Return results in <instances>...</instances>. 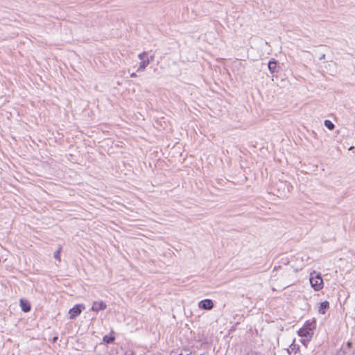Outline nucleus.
Returning a JSON list of instances; mask_svg holds the SVG:
<instances>
[{"instance_id": "nucleus-1", "label": "nucleus", "mask_w": 355, "mask_h": 355, "mask_svg": "<svg viewBox=\"0 0 355 355\" xmlns=\"http://www.w3.org/2000/svg\"><path fill=\"white\" fill-rule=\"evenodd\" d=\"M310 284L315 291H320L323 288V280L320 274H316L315 272L311 273Z\"/></svg>"}, {"instance_id": "nucleus-2", "label": "nucleus", "mask_w": 355, "mask_h": 355, "mask_svg": "<svg viewBox=\"0 0 355 355\" xmlns=\"http://www.w3.org/2000/svg\"><path fill=\"white\" fill-rule=\"evenodd\" d=\"M84 309H85V306L83 304H76V306H74L69 311L70 318L73 319V318H76L78 315H79L81 313L82 310Z\"/></svg>"}, {"instance_id": "nucleus-3", "label": "nucleus", "mask_w": 355, "mask_h": 355, "mask_svg": "<svg viewBox=\"0 0 355 355\" xmlns=\"http://www.w3.org/2000/svg\"><path fill=\"white\" fill-rule=\"evenodd\" d=\"M312 328L310 325H305L303 328H301L298 331V335L300 337L310 338L312 335Z\"/></svg>"}, {"instance_id": "nucleus-4", "label": "nucleus", "mask_w": 355, "mask_h": 355, "mask_svg": "<svg viewBox=\"0 0 355 355\" xmlns=\"http://www.w3.org/2000/svg\"><path fill=\"white\" fill-rule=\"evenodd\" d=\"M198 306L200 309L205 310H211L214 307V303L212 300L209 299H205L199 302Z\"/></svg>"}, {"instance_id": "nucleus-5", "label": "nucleus", "mask_w": 355, "mask_h": 355, "mask_svg": "<svg viewBox=\"0 0 355 355\" xmlns=\"http://www.w3.org/2000/svg\"><path fill=\"white\" fill-rule=\"evenodd\" d=\"M107 308L106 304L103 301L94 302L91 310L94 312L105 310Z\"/></svg>"}, {"instance_id": "nucleus-6", "label": "nucleus", "mask_w": 355, "mask_h": 355, "mask_svg": "<svg viewBox=\"0 0 355 355\" xmlns=\"http://www.w3.org/2000/svg\"><path fill=\"white\" fill-rule=\"evenodd\" d=\"M329 308V303L328 301H324L320 303L318 312L321 314H324L327 309Z\"/></svg>"}, {"instance_id": "nucleus-7", "label": "nucleus", "mask_w": 355, "mask_h": 355, "mask_svg": "<svg viewBox=\"0 0 355 355\" xmlns=\"http://www.w3.org/2000/svg\"><path fill=\"white\" fill-rule=\"evenodd\" d=\"M20 305L22 311L24 312H28L31 310V305L28 301L21 299Z\"/></svg>"}, {"instance_id": "nucleus-8", "label": "nucleus", "mask_w": 355, "mask_h": 355, "mask_svg": "<svg viewBox=\"0 0 355 355\" xmlns=\"http://www.w3.org/2000/svg\"><path fill=\"white\" fill-rule=\"evenodd\" d=\"M268 67L270 73H273L277 71V62L275 60H270L268 62Z\"/></svg>"}, {"instance_id": "nucleus-9", "label": "nucleus", "mask_w": 355, "mask_h": 355, "mask_svg": "<svg viewBox=\"0 0 355 355\" xmlns=\"http://www.w3.org/2000/svg\"><path fill=\"white\" fill-rule=\"evenodd\" d=\"M149 64L150 60H142L139 64L137 71H144Z\"/></svg>"}, {"instance_id": "nucleus-10", "label": "nucleus", "mask_w": 355, "mask_h": 355, "mask_svg": "<svg viewBox=\"0 0 355 355\" xmlns=\"http://www.w3.org/2000/svg\"><path fill=\"white\" fill-rule=\"evenodd\" d=\"M324 124L330 130H332L335 127L334 124L330 120H325Z\"/></svg>"}, {"instance_id": "nucleus-11", "label": "nucleus", "mask_w": 355, "mask_h": 355, "mask_svg": "<svg viewBox=\"0 0 355 355\" xmlns=\"http://www.w3.org/2000/svg\"><path fill=\"white\" fill-rule=\"evenodd\" d=\"M61 247H59L58 249L54 252L53 257L58 261H60V252H61Z\"/></svg>"}, {"instance_id": "nucleus-12", "label": "nucleus", "mask_w": 355, "mask_h": 355, "mask_svg": "<svg viewBox=\"0 0 355 355\" xmlns=\"http://www.w3.org/2000/svg\"><path fill=\"white\" fill-rule=\"evenodd\" d=\"M114 338L112 336H109L107 335L103 337V341L106 343H111L114 341Z\"/></svg>"}, {"instance_id": "nucleus-13", "label": "nucleus", "mask_w": 355, "mask_h": 355, "mask_svg": "<svg viewBox=\"0 0 355 355\" xmlns=\"http://www.w3.org/2000/svg\"><path fill=\"white\" fill-rule=\"evenodd\" d=\"M309 339L310 338H304L303 339H302L300 341L302 342V343L304 345H306V343L309 341Z\"/></svg>"}, {"instance_id": "nucleus-14", "label": "nucleus", "mask_w": 355, "mask_h": 355, "mask_svg": "<svg viewBox=\"0 0 355 355\" xmlns=\"http://www.w3.org/2000/svg\"><path fill=\"white\" fill-rule=\"evenodd\" d=\"M146 55V52L144 51V52H142L141 53L139 54L138 58H139L140 60H143V59H144V55Z\"/></svg>"}, {"instance_id": "nucleus-15", "label": "nucleus", "mask_w": 355, "mask_h": 355, "mask_svg": "<svg viewBox=\"0 0 355 355\" xmlns=\"http://www.w3.org/2000/svg\"><path fill=\"white\" fill-rule=\"evenodd\" d=\"M324 58H325V54H322V55L320 56L319 60H322L324 59Z\"/></svg>"}, {"instance_id": "nucleus-16", "label": "nucleus", "mask_w": 355, "mask_h": 355, "mask_svg": "<svg viewBox=\"0 0 355 355\" xmlns=\"http://www.w3.org/2000/svg\"><path fill=\"white\" fill-rule=\"evenodd\" d=\"M137 74H136L135 73H132L130 74V77H132V78H135V77H137Z\"/></svg>"}, {"instance_id": "nucleus-17", "label": "nucleus", "mask_w": 355, "mask_h": 355, "mask_svg": "<svg viewBox=\"0 0 355 355\" xmlns=\"http://www.w3.org/2000/svg\"><path fill=\"white\" fill-rule=\"evenodd\" d=\"M153 59H154V56L152 55L149 58H148L147 60H150V62H152L153 60Z\"/></svg>"}, {"instance_id": "nucleus-18", "label": "nucleus", "mask_w": 355, "mask_h": 355, "mask_svg": "<svg viewBox=\"0 0 355 355\" xmlns=\"http://www.w3.org/2000/svg\"><path fill=\"white\" fill-rule=\"evenodd\" d=\"M247 355H258V354L256 353H254V352H250V353H248Z\"/></svg>"}, {"instance_id": "nucleus-19", "label": "nucleus", "mask_w": 355, "mask_h": 355, "mask_svg": "<svg viewBox=\"0 0 355 355\" xmlns=\"http://www.w3.org/2000/svg\"><path fill=\"white\" fill-rule=\"evenodd\" d=\"M291 347H292V349H294L295 348V345H292Z\"/></svg>"}, {"instance_id": "nucleus-20", "label": "nucleus", "mask_w": 355, "mask_h": 355, "mask_svg": "<svg viewBox=\"0 0 355 355\" xmlns=\"http://www.w3.org/2000/svg\"><path fill=\"white\" fill-rule=\"evenodd\" d=\"M285 354L289 355L290 353L288 351H287L286 352H285Z\"/></svg>"}, {"instance_id": "nucleus-21", "label": "nucleus", "mask_w": 355, "mask_h": 355, "mask_svg": "<svg viewBox=\"0 0 355 355\" xmlns=\"http://www.w3.org/2000/svg\"><path fill=\"white\" fill-rule=\"evenodd\" d=\"M352 345L351 343H348V345L350 346Z\"/></svg>"}, {"instance_id": "nucleus-22", "label": "nucleus", "mask_w": 355, "mask_h": 355, "mask_svg": "<svg viewBox=\"0 0 355 355\" xmlns=\"http://www.w3.org/2000/svg\"><path fill=\"white\" fill-rule=\"evenodd\" d=\"M178 355H183V354H178Z\"/></svg>"}, {"instance_id": "nucleus-23", "label": "nucleus", "mask_w": 355, "mask_h": 355, "mask_svg": "<svg viewBox=\"0 0 355 355\" xmlns=\"http://www.w3.org/2000/svg\"><path fill=\"white\" fill-rule=\"evenodd\" d=\"M200 355H203V354H200Z\"/></svg>"}]
</instances>
